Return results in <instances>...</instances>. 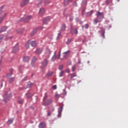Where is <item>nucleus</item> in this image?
<instances>
[{"mask_svg":"<svg viewBox=\"0 0 128 128\" xmlns=\"http://www.w3.org/2000/svg\"><path fill=\"white\" fill-rule=\"evenodd\" d=\"M12 98V94L10 92H8L4 96V102H8V100H10Z\"/></svg>","mask_w":128,"mask_h":128,"instance_id":"1","label":"nucleus"},{"mask_svg":"<svg viewBox=\"0 0 128 128\" xmlns=\"http://www.w3.org/2000/svg\"><path fill=\"white\" fill-rule=\"evenodd\" d=\"M70 33L74 35V32L76 34H78V28H74V26L72 25V24H70Z\"/></svg>","mask_w":128,"mask_h":128,"instance_id":"2","label":"nucleus"},{"mask_svg":"<svg viewBox=\"0 0 128 128\" xmlns=\"http://www.w3.org/2000/svg\"><path fill=\"white\" fill-rule=\"evenodd\" d=\"M96 16L97 18H99L100 20H101L104 18V13L102 12H97L96 13Z\"/></svg>","mask_w":128,"mask_h":128,"instance_id":"3","label":"nucleus"},{"mask_svg":"<svg viewBox=\"0 0 128 128\" xmlns=\"http://www.w3.org/2000/svg\"><path fill=\"white\" fill-rule=\"evenodd\" d=\"M48 64V58H46L44 59V62L42 63V68L46 67V66Z\"/></svg>","mask_w":128,"mask_h":128,"instance_id":"4","label":"nucleus"},{"mask_svg":"<svg viewBox=\"0 0 128 128\" xmlns=\"http://www.w3.org/2000/svg\"><path fill=\"white\" fill-rule=\"evenodd\" d=\"M70 50H68L67 52H66L63 53V58H68V56H70Z\"/></svg>","mask_w":128,"mask_h":128,"instance_id":"5","label":"nucleus"},{"mask_svg":"<svg viewBox=\"0 0 128 128\" xmlns=\"http://www.w3.org/2000/svg\"><path fill=\"white\" fill-rule=\"evenodd\" d=\"M18 44H16L15 46H14L12 48V52H13L14 54L16 52H18Z\"/></svg>","mask_w":128,"mask_h":128,"instance_id":"6","label":"nucleus"},{"mask_svg":"<svg viewBox=\"0 0 128 128\" xmlns=\"http://www.w3.org/2000/svg\"><path fill=\"white\" fill-rule=\"evenodd\" d=\"M50 17L44 18L43 24H48V22H50Z\"/></svg>","mask_w":128,"mask_h":128,"instance_id":"7","label":"nucleus"},{"mask_svg":"<svg viewBox=\"0 0 128 128\" xmlns=\"http://www.w3.org/2000/svg\"><path fill=\"white\" fill-rule=\"evenodd\" d=\"M30 2V0H24L20 4L21 6H24Z\"/></svg>","mask_w":128,"mask_h":128,"instance_id":"8","label":"nucleus"},{"mask_svg":"<svg viewBox=\"0 0 128 128\" xmlns=\"http://www.w3.org/2000/svg\"><path fill=\"white\" fill-rule=\"evenodd\" d=\"M50 54H52L50 50H46L45 53V56H46V58H48L50 56Z\"/></svg>","mask_w":128,"mask_h":128,"instance_id":"9","label":"nucleus"},{"mask_svg":"<svg viewBox=\"0 0 128 128\" xmlns=\"http://www.w3.org/2000/svg\"><path fill=\"white\" fill-rule=\"evenodd\" d=\"M52 102V99L50 98L46 102L44 103V106H48V104H50Z\"/></svg>","mask_w":128,"mask_h":128,"instance_id":"10","label":"nucleus"},{"mask_svg":"<svg viewBox=\"0 0 128 128\" xmlns=\"http://www.w3.org/2000/svg\"><path fill=\"white\" fill-rule=\"evenodd\" d=\"M32 16H28L26 18L24 22H30V20H32Z\"/></svg>","mask_w":128,"mask_h":128,"instance_id":"11","label":"nucleus"},{"mask_svg":"<svg viewBox=\"0 0 128 128\" xmlns=\"http://www.w3.org/2000/svg\"><path fill=\"white\" fill-rule=\"evenodd\" d=\"M44 12H46V10L44 8H41L40 10L39 14L40 16H44Z\"/></svg>","mask_w":128,"mask_h":128,"instance_id":"12","label":"nucleus"},{"mask_svg":"<svg viewBox=\"0 0 128 128\" xmlns=\"http://www.w3.org/2000/svg\"><path fill=\"white\" fill-rule=\"evenodd\" d=\"M44 50V49H42V48H38L36 50V54H40L42 52V51Z\"/></svg>","mask_w":128,"mask_h":128,"instance_id":"13","label":"nucleus"},{"mask_svg":"<svg viewBox=\"0 0 128 128\" xmlns=\"http://www.w3.org/2000/svg\"><path fill=\"white\" fill-rule=\"evenodd\" d=\"M66 25L64 24H62L60 32H64V30H66Z\"/></svg>","mask_w":128,"mask_h":128,"instance_id":"14","label":"nucleus"},{"mask_svg":"<svg viewBox=\"0 0 128 128\" xmlns=\"http://www.w3.org/2000/svg\"><path fill=\"white\" fill-rule=\"evenodd\" d=\"M43 0H38L36 2V4L37 6H42V2Z\"/></svg>","mask_w":128,"mask_h":128,"instance_id":"15","label":"nucleus"},{"mask_svg":"<svg viewBox=\"0 0 128 128\" xmlns=\"http://www.w3.org/2000/svg\"><path fill=\"white\" fill-rule=\"evenodd\" d=\"M62 106H60L58 110V118H60V116H62Z\"/></svg>","mask_w":128,"mask_h":128,"instance_id":"16","label":"nucleus"},{"mask_svg":"<svg viewBox=\"0 0 128 128\" xmlns=\"http://www.w3.org/2000/svg\"><path fill=\"white\" fill-rule=\"evenodd\" d=\"M46 123L44 122H42L40 123L39 126H38V128H46Z\"/></svg>","mask_w":128,"mask_h":128,"instance_id":"17","label":"nucleus"},{"mask_svg":"<svg viewBox=\"0 0 128 128\" xmlns=\"http://www.w3.org/2000/svg\"><path fill=\"white\" fill-rule=\"evenodd\" d=\"M8 28L6 26H4L2 27L1 30H0V34H2V32H6V29Z\"/></svg>","mask_w":128,"mask_h":128,"instance_id":"18","label":"nucleus"},{"mask_svg":"<svg viewBox=\"0 0 128 128\" xmlns=\"http://www.w3.org/2000/svg\"><path fill=\"white\" fill-rule=\"evenodd\" d=\"M30 44L32 46H36V41H32L30 40Z\"/></svg>","mask_w":128,"mask_h":128,"instance_id":"19","label":"nucleus"},{"mask_svg":"<svg viewBox=\"0 0 128 128\" xmlns=\"http://www.w3.org/2000/svg\"><path fill=\"white\" fill-rule=\"evenodd\" d=\"M23 60L25 62H27L30 60V57H28V56H25V57H24V58H23Z\"/></svg>","mask_w":128,"mask_h":128,"instance_id":"20","label":"nucleus"},{"mask_svg":"<svg viewBox=\"0 0 128 128\" xmlns=\"http://www.w3.org/2000/svg\"><path fill=\"white\" fill-rule=\"evenodd\" d=\"M30 40H29L26 44V48H30Z\"/></svg>","mask_w":128,"mask_h":128,"instance_id":"21","label":"nucleus"},{"mask_svg":"<svg viewBox=\"0 0 128 128\" xmlns=\"http://www.w3.org/2000/svg\"><path fill=\"white\" fill-rule=\"evenodd\" d=\"M92 12H94V10H92L89 12H88L86 14V16H92Z\"/></svg>","mask_w":128,"mask_h":128,"instance_id":"22","label":"nucleus"},{"mask_svg":"<svg viewBox=\"0 0 128 128\" xmlns=\"http://www.w3.org/2000/svg\"><path fill=\"white\" fill-rule=\"evenodd\" d=\"M102 22V20H98V19H94V24H98V22Z\"/></svg>","mask_w":128,"mask_h":128,"instance_id":"23","label":"nucleus"},{"mask_svg":"<svg viewBox=\"0 0 128 128\" xmlns=\"http://www.w3.org/2000/svg\"><path fill=\"white\" fill-rule=\"evenodd\" d=\"M72 2V0H64V6H68V2Z\"/></svg>","mask_w":128,"mask_h":128,"instance_id":"24","label":"nucleus"},{"mask_svg":"<svg viewBox=\"0 0 128 128\" xmlns=\"http://www.w3.org/2000/svg\"><path fill=\"white\" fill-rule=\"evenodd\" d=\"M52 72H48L46 74L48 78H50L51 76H52Z\"/></svg>","mask_w":128,"mask_h":128,"instance_id":"25","label":"nucleus"},{"mask_svg":"<svg viewBox=\"0 0 128 128\" xmlns=\"http://www.w3.org/2000/svg\"><path fill=\"white\" fill-rule=\"evenodd\" d=\"M13 122H14V119L9 120L8 121L7 124H12Z\"/></svg>","mask_w":128,"mask_h":128,"instance_id":"26","label":"nucleus"},{"mask_svg":"<svg viewBox=\"0 0 128 128\" xmlns=\"http://www.w3.org/2000/svg\"><path fill=\"white\" fill-rule=\"evenodd\" d=\"M56 52H54V55L52 58L51 60L54 62L56 60Z\"/></svg>","mask_w":128,"mask_h":128,"instance_id":"27","label":"nucleus"},{"mask_svg":"<svg viewBox=\"0 0 128 128\" xmlns=\"http://www.w3.org/2000/svg\"><path fill=\"white\" fill-rule=\"evenodd\" d=\"M76 76V74L73 73L70 74V78H74L75 76Z\"/></svg>","mask_w":128,"mask_h":128,"instance_id":"28","label":"nucleus"},{"mask_svg":"<svg viewBox=\"0 0 128 128\" xmlns=\"http://www.w3.org/2000/svg\"><path fill=\"white\" fill-rule=\"evenodd\" d=\"M36 62V57H34L32 59V64H34Z\"/></svg>","mask_w":128,"mask_h":128,"instance_id":"29","label":"nucleus"},{"mask_svg":"<svg viewBox=\"0 0 128 128\" xmlns=\"http://www.w3.org/2000/svg\"><path fill=\"white\" fill-rule=\"evenodd\" d=\"M2 16V18H6V13L4 12H1Z\"/></svg>","mask_w":128,"mask_h":128,"instance_id":"30","label":"nucleus"},{"mask_svg":"<svg viewBox=\"0 0 128 128\" xmlns=\"http://www.w3.org/2000/svg\"><path fill=\"white\" fill-rule=\"evenodd\" d=\"M112 0H106V4L108 5L110 4H112Z\"/></svg>","mask_w":128,"mask_h":128,"instance_id":"31","label":"nucleus"},{"mask_svg":"<svg viewBox=\"0 0 128 128\" xmlns=\"http://www.w3.org/2000/svg\"><path fill=\"white\" fill-rule=\"evenodd\" d=\"M37 30H38V29H37V28L34 29V30L32 31V33L31 34V36H34V34L36 32V31H37Z\"/></svg>","mask_w":128,"mask_h":128,"instance_id":"32","label":"nucleus"},{"mask_svg":"<svg viewBox=\"0 0 128 128\" xmlns=\"http://www.w3.org/2000/svg\"><path fill=\"white\" fill-rule=\"evenodd\" d=\"M14 78H9V82H10V84H12V82H14Z\"/></svg>","mask_w":128,"mask_h":128,"instance_id":"33","label":"nucleus"},{"mask_svg":"<svg viewBox=\"0 0 128 128\" xmlns=\"http://www.w3.org/2000/svg\"><path fill=\"white\" fill-rule=\"evenodd\" d=\"M64 71H62L59 74V76L60 78H62V76H64Z\"/></svg>","mask_w":128,"mask_h":128,"instance_id":"34","label":"nucleus"},{"mask_svg":"<svg viewBox=\"0 0 128 128\" xmlns=\"http://www.w3.org/2000/svg\"><path fill=\"white\" fill-rule=\"evenodd\" d=\"M50 0H44V4H50Z\"/></svg>","mask_w":128,"mask_h":128,"instance_id":"35","label":"nucleus"},{"mask_svg":"<svg viewBox=\"0 0 128 128\" xmlns=\"http://www.w3.org/2000/svg\"><path fill=\"white\" fill-rule=\"evenodd\" d=\"M26 96H27V98H32V94H30V93H27L26 94Z\"/></svg>","mask_w":128,"mask_h":128,"instance_id":"36","label":"nucleus"},{"mask_svg":"<svg viewBox=\"0 0 128 128\" xmlns=\"http://www.w3.org/2000/svg\"><path fill=\"white\" fill-rule=\"evenodd\" d=\"M71 42H72V39L68 40V41L66 42V44H70Z\"/></svg>","mask_w":128,"mask_h":128,"instance_id":"37","label":"nucleus"},{"mask_svg":"<svg viewBox=\"0 0 128 128\" xmlns=\"http://www.w3.org/2000/svg\"><path fill=\"white\" fill-rule=\"evenodd\" d=\"M62 68H64V65H61V66H59V68H58V70H62Z\"/></svg>","mask_w":128,"mask_h":128,"instance_id":"38","label":"nucleus"},{"mask_svg":"<svg viewBox=\"0 0 128 128\" xmlns=\"http://www.w3.org/2000/svg\"><path fill=\"white\" fill-rule=\"evenodd\" d=\"M4 38V35H0V42H2V40Z\"/></svg>","mask_w":128,"mask_h":128,"instance_id":"39","label":"nucleus"},{"mask_svg":"<svg viewBox=\"0 0 128 128\" xmlns=\"http://www.w3.org/2000/svg\"><path fill=\"white\" fill-rule=\"evenodd\" d=\"M76 66L74 65L72 67V72H74V70H76Z\"/></svg>","mask_w":128,"mask_h":128,"instance_id":"40","label":"nucleus"},{"mask_svg":"<svg viewBox=\"0 0 128 128\" xmlns=\"http://www.w3.org/2000/svg\"><path fill=\"white\" fill-rule=\"evenodd\" d=\"M62 94H64V96H66V90H63Z\"/></svg>","mask_w":128,"mask_h":128,"instance_id":"41","label":"nucleus"},{"mask_svg":"<svg viewBox=\"0 0 128 128\" xmlns=\"http://www.w3.org/2000/svg\"><path fill=\"white\" fill-rule=\"evenodd\" d=\"M46 98H48V94H46L45 95H44V96L43 98L44 100H46Z\"/></svg>","mask_w":128,"mask_h":128,"instance_id":"42","label":"nucleus"},{"mask_svg":"<svg viewBox=\"0 0 128 128\" xmlns=\"http://www.w3.org/2000/svg\"><path fill=\"white\" fill-rule=\"evenodd\" d=\"M2 20H4V18H2V17H0V24H2Z\"/></svg>","mask_w":128,"mask_h":128,"instance_id":"43","label":"nucleus"},{"mask_svg":"<svg viewBox=\"0 0 128 128\" xmlns=\"http://www.w3.org/2000/svg\"><path fill=\"white\" fill-rule=\"evenodd\" d=\"M7 76L8 78H10V76H12V74H7Z\"/></svg>","mask_w":128,"mask_h":128,"instance_id":"44","label":"nucleus"},{"mask_svg":"<svg viewBox=\"0 0 128 128\" xmlns=\"http://www.w3.org/2000/svg\"><path fill=\"white\" fill-rule=\"evenodd\" d=\"M60 36H62V34H60V32L58 34V36H57V38H59Z\"/></svg>","mask_w":128,"mask_h":128,"instance_id":"45","label":"nucleus"},{"mask_svg":"<svg viewBox=\"0 0 128 128\" xmlns=\"http://www.w3.org/2000/svg\"><path fill=\"white\" fill-rule=\"evenodd\" d=\"M56 98H60V94H56Z\"/></svg>","mask_w":128,"mask_h":128,"instance_id":"46","label":"nucleus"},{"mask_svg":"<svg viewBox=\"0 0 128 128\" xmlns=\"http://www.w3.org/2000/svg\"><path fill=\"white\" fill-rule=\"evenodd\" d=\"M52 88H53V90H56V85H54L52 86Z\"/></svg>","mask_w":128,"mask_h":128,"instance_id":"47","label":"nucleus"},{"mask_svg":"<svg viewBox=\"0 0 128 128\" xmlns=\"http://www.w3.org/2000/svg\"><path fill=\"white\" fill-rule=\"evenodd\" d=\"M22 102H24V100H18V103L19 104H22Z\"/></svg>","mask_w":128,"mask_h":128,"instance_id":"48","label":"nucleus"},{"mask_svg":"<svg viewBox=\"0 0 128 128\" xmlns=\"http://www.w3.org/2000/svg\"><path fill=\"white\" fill-rule=\"evenodd\" d=\"M84 28H88V24H86L85 26H84Z\"/></svg>","mask_w":128,"mask_h":128,"instance_id":"49","label":"nucleus"},{"mask_svg":"<svg viewBox=\"0 0 128 128\" xmlns=\"http://www.w3.org/2000/svg\"><path fill=\"white\" fill-rule=\"evenodd\" d=\"M51 115H52V113L50 112H48V116H50Z\"/></svg>","mask_w":128,"mask_h":128,"instance_id":"50","label":"nucleus"},{"mask_svg":"<svg viewBox=\"0 0 128 128\" xmlns=\"http://www.w3.org/2000/svg\"><path fill=\"white\" fill-rule=\"evenodd\" d=\"M60 58V52L59 55L57 56V58Z\"/></svg>","mask_w":128,"mask_h":128,"instance_id":"51","label":"nucleus"},{"mask_svg":"<svg viewBox=\"0 0 128 128\" xmlns=\"http://www.w3.org/2000/svg\"><path fill=\"white\" fill-rule=\"evenodd\" d=\"M66 72H70V69H66Z\"/></svg>","mask_w":128,"mask_h":128,"instance_id":"52","label":"nucleus"},{"mask_svg":"<svg viewBox=\"0 0 128 128\" xmlns=\"http://www.w3.org/2000/svg\"><path fill=\"white\" fill-rule=\"evenodd\" d=\"M72 64V62H68V66H70Z\"/></svg>","mask_w":128,"mask_h":128,"instance_id":"53","label":"nucleus"},{"mask_svg":"<svg viewBox=\"0 0 128 128\" xmlns=\"http://www.w3.org/2000/svg\"><path fill=\"white\" fill-rule=\"evenodd\" d=\"M74 6H76V2H74Z\"/></svg>","mask_w":128,"mask_h":128,"instance_id":"54","label":"nucleus"},{"mask_svg":"<svg viewBox=\"0 0 128 128\" xmlns=\"http://www.w3.org/2000/svg\"><path fill=\"white\" fill-rule=\"evenodd\" d=\"M24 80H26V77H25L24 79Z\"/></svg>","mask_w":128,"mask_h":128,"instance_id":"55","label":"nucleus"},{"mask_svg":"<svg viewBox=\"0 0 128 128\" xmlns=\"http://www.w3.org/2000/svg\"><path fill=\"white\" fill-rule=\"evenodd\" d=\"M86 42V39H84V40H82V42Z\"/></svg>","mask_w":128,"mask_h":128,"instance_id":"56","label":"nucleus"},{"mask_svg":"<svg viewBox=\"0 0 128 128\" xmlns=\"http://www.w3.org/2000/svg\"><path fill=\"white\" fill-rule=\"evenodd\" d=\"M2 64V60H0V66Z\"/></svg>","mask_w":128,"mask_h":128,"instance_id":"57","label":"nucleus"},{"mask_svg":"<svg viewBox=\"0 0 128 128\" xmlns=\"http://www.w3.org/2000/svg\"><path fill=\"white\" fill-rule=\"evenodd\" d=\"M52 110L54 112V108H53L52 109Z\"/></svg>","mask_w":128,"mask_h":128,"instance_id":"58","label":"nucleus"},{"mask_svg":"<svg viewBox=\"0 0 128 128\" xmlns=\"http://www.w3.org/2000/svg\"><path fill=\"white\" fill-rule=\"evenodd\" d=\"M102 36L104 38V33L102 34Z\"/></svg>","mask_w":128,"mask_h":128,"instance_id":"59","label":"nucleus"},{"mask_svg":"<svg viewBox=\"0 0 128 128\" xmlns=\"http://www.w3.org/2000/svg\"><path fill=\"white\" fill-rule=\"evenodd\" d=\"M84 26H82V29H84Z\"/></svg>","mask_w":128,"mask_h":128,"instance_id":"60","label":"nucleus"},{"mask_svg":"<svg viewBox=\"0 0 128 128\" xmlns=\"http://www.w3.org/2000/svg\"><path fill=\"white\" fill-rule=\"evenodd\" d=\"M80 23L81 24H82V22H80Z\"/></svg>","mask_w":128,"mask_h":128,"instance_id":"61","label":"nucleus"},{"mask_svg":"<svg viewBox=\"0 0 128 128\" xmlns=\"http://www.w3.org/2000/svg\"><path fill=\"white\" fill-rule=\"evenodd\" d=\"M118 2H120V0H116Z\"/></svg>","mask_w":128,"mask_h":128,"instance_id":"62","label":"nucleus"},{"mask_svg":"<svg viewBox=\"0 0 128 128\" xmlns=\"http://www.w3.org/2000/svg\"><path fill=\"white\" fill-rule=\"evenodd\" d=\"M4 6H2V8H4Z\"/></svg>","mask_w":128,"mask_h":128,"instance_id":"63","label":"nucleus"},{"mask_svg":"<svg viewBox=\"0 0 128 128\" xmlns=\"http://www.w3.org/2000/svg\"><path fill=\"white\" fill-rule=\"evenodd\" d=\"M82 12H84V10H83V11Z\"/></svg>","mask_w":128,"mask_h":128,"instance_id":"64","label":"nucleus"}]
</instances>
